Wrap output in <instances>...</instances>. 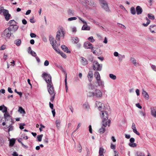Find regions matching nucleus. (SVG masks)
<instances>
[{"label":"nucleus","mask_w":156,"mask_h":156,"mask_svg":"<svg viewBox=\"0 0 156 156\" xmlns=\"http://www.w3.org/2000/svg\"><path fill=\"white\" fill-rule=\"evenodd\" d=\"M151 113L153 116L156 117V110L154 108L151 109Z\"/></svg>","instance_id":"28"},{"label":"nucleus","mask_w":156,"mask_h":156,"mask_svg":"<svg viewBox=\"0 0 156 156\" xmlns=\"http://www.w3.org/2000/svg\"><path fill=\"white\" fill-rule=\"evenodd\" d=\"M40 127L39 128L40 131L41 132L42 131V129L44 128H45V126L42 125V124H41L40 125Z\"/></svg>","instance_id":"59"},{"label":"nucleus","mask_w":156,"mask_h":156,"mask_svg":"<svg viewBox=\"0 0 156 156\" xmlns=\"http://www.w3.org/2000/svg\"><path fill=\"white\" fill-rule=\"evenodd\" d=\"M103 95L102 92L100 90L95 89L94 91V96L98 98H101Z\"/></svg>","instance_id":"8"},{"label":"nucleus","mask_w":156,"mask_h":156,"mask_svg":"<svg viewBox=\"0 0 156 156\" xmlns=\"http://www.w3.org/2000/svg\"><path fill=\"white\" fill-rule=\"evenodd\" d=\"M42 76L44 78L47 84L52 83L51 76L49 74L44 73L42 74Z\"/></svg>","instance_id":"5"},{"label":"nucleus","mask_w":156,"mask_h":156,"mask_svg":"<svg viewBox=\"0 0 156 156\" xmlns=\"http://www.w3.org/2000/svg\"><path fill=\"white\" fill-rule=\"evenodd\" d=\"M77 19L76 17H71L68 19V21H71L73 20H75Z\"/></svg>","instance_id":"47"},{"label":"nucleus","mask_w":156,"mask_h":156,"mask_svg":"<svg viewBox=\"0 0 156 156\" xmlns=\"http://www.w3.org/2000/svg\"><path fill=\"white\" fill-rule=\"evenodd\" d=\"M51 96V97L50 98V100L52 102L55 98V94H50Z\"/></svg>","instance_id":"54"},{"label":"nucleus","mask_w":156,"mask_h":156,"mask_svg":"<svg viewBox=\"0 0 156 156\" xmlns=\"http://www.w3.org/2000/svg\"><path fill=\"white\" fill-rule=\"evenodd\" d=\"M83 108L86 109L87 110H88L89 108V106L87 102H86L83 105Z\"/></svg>","instance_id":"30"},{"label":"nucleus","mask_w":156,"mask_h":156,"mask_svg":"<svg viewBox=\"0 0 156 156\" xmlns=\"http://www.w3.org/2000/svg\"><path fill=\"white\" fill-rule=\"evenodd\" d=\"M151 68L155 71L156 72V66L155 65H152L151 66Z\"/></svg>","instance_id":"55"},{"label":"nucleus","mask_w":156,"mask_h":156,"mask_svg":"<svg viewBox=\"0 0 156 156\" xmlns=\"http://www.w3.org/2000/svg\"><path fill=\"white\" fill-rule=\"evenodd\" d=\"M94 76L96 80L101 79L100 75L98 72L96 71L94 73Z\"/></svg>","instance_id":"20"},{"label":"nucleus","mask_w":156,"mask_h":156,"mask_svg":"<svg viewBox=\"0 0 156 156\" xmlns=\"http://www.w3.org/2000/svg\"><path fill=\"white\" fill-rule=\"evenodd\" d=\"M99 1L102 8L106 11H109V8L107 2L105 0H99Z\"/></svg>","instance_id":"6"},{"label":"nucleus","mask_w":156,"mask_h":156,"mask_svg":"<svg viewBox=\"0 0 156 156\" xmlns=\"http://www.w3.org/2000/svg\"><path fill=\"white\" fill-rule=\"evenodd\" d=\"M125 58V56L124 55H122L121 54H119L118 57L119 60V61H122Z\"/></svg>","instance_id":"36"},{"label":"nucleus","mask_w":156,"mask_h":156,"mask_svg":"<svg viewBox=\"0 0 156 156\" xmlns=\"http://www.w3.org/2000/svg\"><path fill=\"white\" fill-rule=\"evenodd\" d=\"M100 111V116L102 119V121L104 122V120H106L108 119V112L106 111L105 108H104L103 110Z\"/></svg>","instance_id":"4"},{"label":"nucleus","mask_w":156,"mask_h":156,"mask_svg":"<svg viewBox=\"0 0 156 156\" xmlns=\"http://www.w3.org/2000/svg\"><path fill=\"white\" fill-rule=\"evenodd\" d=\"M136 13L137 15L141 14L142 12V8L139 6H138L136 8Z\"/></svg>","instance_id":"21"},{"label":"nucleus","mask_w":156,"mask_h":156,"mask_svg":"<svg viewBox=\"0 0 156 156\" xmlns=\"http://www.w3.org/2000/svg\"><path fill=\"white\" fill-rule=\"evenodd\" d=\"M0 111L5 113L4 114V118L5 120L8 121L11 120L12 122V120L11 116L9 115L8 112H7V108L4 105H2L0 106Z\"/></svg>","instance_id":"1"},{"label":"nucleus","mask_w":156,"mask_h":156,"mask_svg":"<svg viewBox=\"0 0 156 156\" xmlns=\"http://www.w3.org/2000/svg\"><path fill=\"white\" fill-rule=\"evenodd\" d=\"M130 61L135 66L139 65L138 63L136 62V60L135 58H133L131 57L130 58Z\"/></svg>","instance_id":"23"},{"label":"nucleus","mask_w":156,"mask_h":156,"mask_svg":"<svg viewBox=\"0 0 156 156\" xmlns=\"http://www.w3.org/2000/svg\"><path fill=\"white\" fill-rule=\"evenodd\" d=\"M88 96L89 97H94V92H89L88 93Z\"/></svg>","instance_id":"41"},{"label":"nucleus","mask_w":156,"mask_h":156,"mask_svg":"<svg viewBox=\"0 0 156 156\" xmlns=\"http://www.w3.org/2000/svg\"><path fill=\"white\" fill-rule=\"evenodd\" d=\"M106 121V120H104V122L102 121V126L105 127H106L107 126H110V123L111 122L110 120V119H108V120L107 121Z\"/></svg>","instance_id":"19"},{"label":"nucleus","mask_w":156,"mask_h":156,"mask_svg":"<svg viewBox=\"0 0 156 156\" xmlns=\"http://www.w3.org/2000/svg\"><path fill=\"white\" fill-rule=\"evenodd\" d=\"M73 42L75 44H77L79 41V39L77 37H75L72 39Z\"/></svg>","instance_id":"37"},{"label":"nucleus","mask_w":156,"mask_h":156,"mask_svg":"<svg viewBox=\"0 0 156 156\" xmlns=\"http://www.w3.org/2000/svg\"><path fill=\"white\" fill-rule=\"evenodd\" d=\"M30 35L31 37L34 38L36 36V35L34 33H31L30 34Z\"/></svg>","instance_id":"60"},{"label":"nucleus","mask_w":156,"mask_h":156,"mask_svg":"<svg viewBox=\"0 0 156 156\" xmlns=\"http://www.w3.org/2000/svg\"><path fill=\"white\" fill-rule=\"evenodd\" d=\"M102 65L100 64L97 61H94L92 64V67L94 70L101 71L102 70Z\"/></svg>","instance_id":"3"},{"label":"nucleus","mask_w":156,"mask_h":156,"mask_svg":"<svg viewBox=\"0 0 156 156\" xmlns=\"http://www.w3.org/2000/svg\"><path fill=\"white\" fill-rule=\"evenodd\" d=\"M14 43L17 46H19L21 44V41L20 39H18L15 41Z\"/></svg>","instance_id":"33"},{"label":"nucleus","mask_w":156,"mask_h":156,"mask_svg":"<svg viewBox=\"0 0 156 156\" xmlns=\"http://www.w3.org/2000/svg\"><path fill=\"white\" fill-rule=\"evenodd\" d=\"M18 111L20 113L24 114L25 113V111L23 108L21 107H19Z\"/></svg>","instance_id":"35"},{"label":"nucleus","mask_w":156,"mask_h":156,"mask_svg":"<svg viewBox=\"0 0 156 156\" xmlns=\"http://www.w3.org/2000/svg\"><path fill=\"white\" fill-rule=\"evenodd\" d=\"M95 83L97 84L96 87H99L102 88H104L105 87L104 82L101 79L97 80L95 82Z\"/></svg>","instance_id":"9"},{"label":"nucleus","mask_w":156,"mask_h":156,"mask_svg":"<svg viewBox=\"0 0 156 156\" xmlns=\"http://www.w3.org/2000/svg\"><path fill=\"white\" fill-rule=\"evenodd\" d=\"M142 94L146 100H148L149 98V96L147 93L144 89H142Z\"/></svg>","instance_id":"18"},{"label":"nucleus","mask_w":156,"mask_h":156,"mask_svg":"<svg viewBox=\"0 0 156 156\" xmlns=\"http://www.w3.org/2000/svg\"><path fill=\"white\" fill-rule=\"evenodd\" d=\"M16 22L14 20H11L9 21V23H8V25L10 26L9 27H11L12 26L16 24Z\"/></svg>","instance_id":"26"},{"label":"nucleus","mask_w":156,"mask_h":156,"mask_svg":"<svg viewBox=\"0 0 156 156\" xmlns=\"http://www.w3.org/2000/svg\"><path fill=\"white\" fill-rule=\"evenodd\" d=\"M25 126V124L24 123H20V128L21 129H24L23 126Z\"/></svg>","instance_id":"48"},{"label":"nucleus","mask_w":156,"mask_h":156,"mask_svg":"<svg viewBox=\"0 0 156 156\" xmlns=\"http://www.w3.org/2000/svg\"><path fill=\"white\" fill-rule=\"evenodd\" d=\"M62 49L65 52L67 53H70V51H68V48L65 45H62L61 46Z\"/></svg>","instance_id":"29"},{"label":"nucleus","mask_w":156,"mask_h":156,"mask_svg":"<svg viewBox=\"0 0 156 156\" xmlns=\"http://www.w3.org/2000/svg\"><path fill=\"white\" fill-rule=\"evenodd\" d=\"M78 18L84 24H86L87 23V22L85 21L84 20L82 19L80 17H78Z\"/></svg>","instance_id":"58"},{"label":"nucleus","mask_w":156,"mask_h":156,"mask_svg":"<svg viewBox=\"0 0 156 156\" xmlns=\"http://www.w3.org/2000/svg\"><path fill=\"white\" fill-rule=\"evenodd\" d=\"M49 40L50 43L52 47L57 45L58 46L60 45V42H58V44L57 43L56 41L54 40V38L52 37H49Z\"/></svg>","instance_id":"11"},{"label":"nucleus","mask_w":156,"mask_h":156,"mask_svg":"<svg viewBox=\"0 0 156 156\" xmlns=\"http://www.w3.org/2000/svg\"><path fill=\"white\" fill-rule=\"evenodd\" d=\"M12 31L14 32H16L18 29L19 27L17 25L15 24L12 26Z\"/></svg>","instance_id":"31"},{"label":"nucleus","mask_w":156,"mask_h":156,"mask_svg":"<svg viewBox=\"0 0 156 156\" xmlns=\"http://www.w3.org/2000/svg\"><path fill=\"white\" fill-rule=\"evenodd\" d=\"M49 62L48 61L46 60L44 62V65L45 66H47L49 65Z\"/></svg>","instance_id":"53"},{"label":"nucleus","mask_w":156,"mask_h":156,"mask_svg":"<svg viewBox=\"0 0 156 156\" xmlns=\"http://www.w3.org/2000/svg\"><path fill=\"white\" fill-rule=\"evenodd\" d=\"M88 39L91 42H93L95 40L93 38V37L92 36H91L89 37Z\"/></svg>","instance_id":"46"},{"label":"nucleus","mask_w":156,"mask_h":156,"mask_svg":"<svg viewBox=\"0 0 156 156\" xmlns=\"http://www.w3.org/2000/svg\"><path fill=\"white\" fill-rule=\"evenodd\" d=\"M133 132L136 133V134L138 135H140V134L137 131L136 128L133 129Z\"/></svg>","instance_id":"49"},{"label":"nucleus","mask_w":156,"mask_h":156,"mask_svg":"<svg viewBox=\"0 0 156 156\" xmlns=\"http://www.w3.org/2000/svg\"><path fill=\"white\" fill-rule=\"evenodd\" d=\"M105 127L102 126L101 128H100L99 130V133H103L105 130Z\"/></svg>","instance_id":"39"},{"label":"nucleus","mask_w":156,"mask_h":156,"mask_svg":"<svg viewBox=\"0 0 156 156\" xmlns=\"http://www.w3.org/2000/svg\"><path fill=\"white\" fill-rule=\"evenodd\" d=\"M119 7L121 9L125 10L126 12H127V11L126 10L125 8L122 5H119Z\"/></svg>","instance_id":"52"},{"label":"nucleus","mask_w":156,"mask_h":156,"mask_svg":"<svg viewBox=\"0 0 156 156\" xmlns=\"http://www.w3.org/2000/svg\"><path fill=\"white\" fill-rule=\"evenodd\" d=\"M7 10L4 9L3 7H1L0 8V14H3L4 15L5 14H6Z\"/></svg>","instance_id":"27"},{"label":"nucleus","mask_w":156,"mask_h":156,"mask_svg":"<svg viewBox=\"0 0 156 156\" xmlns=\"http://www.w3.org/2000/svg\"><path fill=\"white\" fill-rule=\"evenodd\" d=\"M12 155L13 156H18V154L16 152H14Z\"/></svg>","instance_id":"64"},{"label":"nucleus","mask_w":156,"mask_h":156,"mask_svg":"<svg viewBox=\"0 0 156 156\" xmlns=\"http://www.w3.org/2000/svg\"><path fill=\"white\" fill-rule=\"evenodd\" d=\"M148 17L151 20H154V16L151 14H148Z\"/></svg>","instance_id":"45"},{"label":"nucleus","mask_w":156,"mask_h":156,"mask_svg":"<svg viewBox=\"0 0 156 156\" xmlns=\"http://www.w3.org/2000/svg\"><path fill=\"white\" fill-rule=\"evenodd\" d=\"M81 62L82 65L84 66L87 65L88 64V61L87 60L83 57L81 58Z\"/></svg>","instance_id":"24"},{"label":"nucleus","mask_w":156,"mask_h":156,"mask_svg":"<svg viewBox=\"0 0 156 156\" xmlns=\"http://www.w3.org/2000/svg\"><path fill=\"white\" fill-rule=\"evenodd\" d=\"M81 29L82 30H90V27L86 23L83 25Z\"/></svg>","instance_id":"25"},{"label":"nucleus","mask_w":156,"mask_h":156,"mask_svg":"<svg viewBox=\"0 0 156 156\" xmlns=\"http://www.w3.org/2000/svg\"><path fill=\"white\" fill-rule=\"evenodd\" d=\"M68 14L69 15H73L74 14V11L71 9H69L68 11Z\"/></svg>","instance_id":"51"},{"label":"nucleus","mask_w":156,"mask_h":156,"mask_svg":"<svg viewBox=\"0 0 156 156\" xmlns=\"http://www.w3.org/2000/svg\"><path fill=\"white\" fill-rule=\"evenodd\" d=\"M149 30L152 33H156V25L153 24L150 25L149 27Z\"/></svg>","instance_id":"14"},{"label":"nucleus","mask_w":156,"mask_h":156,"mask_svg":"<svg viewBox=\"0 0 156 156\" xmlns=\"http://www.w3.org/2000/svg\"><path fill=\"white\" fill-rule=\"evenodd\" d=\"M109 77L113 80H115L116 79V76L113 74H109Z\"/></svg>","instance_id":"34"},{"label":"nucleus","mask_w":156,"mask_h":156,"mask_svg":"<svg viewBox=\"0 0 156 156\" xmlns=\"http://www.w3.org/2000/svg\"><path fill=\"white\" fill-rule=\"evenodd\" d=\"M62 71L63 72H64L65 74H66L65 79V88L66 90V92H67L68 90V87L67 86V74L66 73V71L63 69L62 68Z\"/></svg>","instance_id":"17"},{"label":"nucleus","mask_w":156,"mask_h":156,"mask_svg":"<svg viewBox=\"0 0 156 156\" xmlns=\"http://www.w3.org/2000/svg\"><path fill=\"white\" fill-rule=\"evenodd\" d=\"M22 23L23 24H24V25H25V24H27V21L25 19H23L22 20Z\"/></svg>","instance_id":"63"},{"label":"nucleus","mask_w":156,"mask_h":156,"mask_svg":"<svg viewBox=\"0 0 156 156\" xmlns=\"http://www.w3.org/2000/svg\"><path fill=\"white\" fill-rule=\"evenodd\" d=\"M48 91L50 94H55L52 83L47 84Z\"/></svg>","instance_id":"7"},{"label":"nucleus","mask_w":156,"mask_h":156,"mask_svg":"<svg viewBox=\"0 0 156 156\" xmlns=\"http://www.w3.org/2000/svg\"><path fill=\"white\" fill-rule=\"evenodd\" d=\"M78 151L79 153H81L82 151V147L80 145V144L79 143V146L77 147Z\"/></svg>","instance_id":"42"},{"label":"nucleus","mask_w":156,"mask_h":156,"mask_svg":"<svg viewBox=\"0 0 156 156\" xmlns=\"http://www.w3.org/2000/svg\"><path fill=\"white\" fill-rule=\"evenodd\" d=\"M104 104L101 102L98 101L96 102L95 107L98 108L99 110L101 111L103 110V108H103Z\"/></svg>","instance_id":"10"},{"label":"nucleus","mask_w":156,"mask_h":156,"mask_svg":"<svg viewBox=\"0 0 156 156\" xmlns=\"http://www.w3.org/2000/svg\"><path fill=\"white\" fill-rule=\"evenodd\" d=\"M110 148L114 150L115 148V146L112 143L111 144Z\"/></svg>","instance_id":"57"},{"label":"nucleus","mask_w":156,"mask_h":156,"mask_svg":"<svg viewBox=\"0 0 156 156\" xmlns=\"http://www.w3.org/2000/svg\"><path fill=\"white\" fill-rule=\"evenodd\" d=\"M61 33H62V35H64V32L62 30L58 31L57 32V34L56 36V40H58L59 41L60 40V36H62V35L61 34Z\"/></svg>","instance_id":"15"},{"label":"nucleus","mask_w":156,"mask_h":156,"mask_svg":"<svg viewBox=\"0 0 156 156\" xmlns=\"http://www.w3.org/2000/svg\"><path fill=\"white\" fill-rule=\"evenodd\" d=\"M83 47L86 49H90L93 50L92 44L90 42H85L84 44Z\"/></svg>","instance_id":"13"},{"label":"nucleus","mask_w":156,"mask_h":156,"mask_svg":"<svg viewBox=\"0 0 156 156\" xmlns=\"http://www.w3.org/2000/svg\"><path fill=\"white\" fill-rule=\"evenodd\" d=\"M56 124L57 126L58 127V126L60 125V121L58 120H56Z\"/></svg>","instance_id":"62"},{"label":"nucleus","mask_w":156,"mask_h":156,"mask_svg":"<svg viewBox=\"0 0 156 156\" xmlns=\"http://www.w3.org/2000/svg\"><path fill=\"white\" fill-rule=\"evenodd\" d=\"M130 143L129 144V146L131 147H136V144L134 142L135 141V139L133 138H131L129 140Z\"/></svg>","instance_id":"12"},{"label":"nucleus","mask_w":156,"mask_h":156,"mask_svg":"<svg viewBox=\"0 0 156 156\" xmlns=\"http://www.w3.org/2000/svg\"><path fill=\"white\" fill-rule=\"evenodd\" d=\"M30 53L33 56L35 57L36 56V53L33 51H31Z\"/></svg>","instance_id":"56"},{"label":"nucleus","mask_w":156,"mask_h":156,"mask_svg":"<svg viewBox=\"0 0 156 156\" xmlns=\"http://www.w3.org/2000/svg\"><path fill=\"white\" fill-rule=\"evenodd\" d=\"M6 14H5L4 16L5 17V20L6 21H8L10 19L11 17V15L9 13L8 10H7V12L6 13Z\"/></svg>","instance_id":"22"},{"label":"nucleus","mask_w":156,"mask_h":156,"mask_svg":"<svg viewBox=\"0 0 156 156\" xmlns=\"http://www.w3.org/2000/svg\"><path fill=\"white\" fill-rule=\"evenodd\" d=\"M104 149L100 147L99 150V155L100 156H104L103 154V152Z\"/></svg>","instance_id":"32"},{"label":"nucleus","mask_w":156,"mask_h":156,"mask_svg":"<svg viewBox=\"0 0 156 156\" xmlns=\"http://www.w3.org/2000/svg\"><path fill=\"white\" fill-rule=\"evenodd\" d=\"M72 31L73 32H76V28L75 27H74L72 28Z\"/></svg>","instance_id":"61"},{"label":"nucleus","mask_w":156,"mask_h":156,"mask_svg":"<svg viewBox=\"0 0 156 156\" xmlns=\"http://www.w3.org/2000/svg\"><path fill=\"white\" fill-rule=\"evenodd\" d=\"M130 12L133 15L135 14L136 12L135 8L134 7H132L131 8Z\"/></svg>","instance_id":"40"},{"label":"nucleus","mask_w":156,"mask_h":156,"mask_svg":"<svg viewBox=\"0 0 156 156\" xmlns=\"http://www.w3.org/2000/svg\"><path fill=\"white\" fill-rule=\"evenodd\" d=\"M87 77L89 81L90 82L93 78V74L92 71H89L87 75Z\"/></svg>","instance_id":"16"},{"label":"nucleus","mask_w":156,"mask_h":156,"mask_svg":"<svg viewBox=\"0 0 156 156\" xmlns=\"http://www.w3.org/2000/svg\"><path fill=\"white\" fill-rule=\"evenodd\" d=\"M43 136V134H41L39 135H38L37 136V138L38 139V141H41L42 138Z\"/></svg>","instance_id":"43"},{"label":"nucleus","mask_w":156,"mask_h":156,"mask_svg":"<svg viewBox=\"0 0 156 156\" xmlns=\"http://www.w3.org/2000/svg\"><path fill=\"white\" fill-rule=\"evenodd\" d=\"M12 28L9 27L6 29L3 32L2 36L5 38H9L11 35Z\"/></svg>","instance_id":"2"},{"label":"nucleus","mask_w":156,"mask_h":156,"mask_svg":"<svg viewBox=\"0 0 156 156\" xmlns=\"http://www.w3.org/2000/svg\"><path fill=\"white\" fill-rule=\"evenodd\" d=\"M59 54H60L61 55V56L63 58H66V55L62 52L61 51V52Z\"/></svg>","instance_id":"50"},{"label":"nucleus","mask_w":156,"mask_h":156,"mask_svg":"<svg viewBox=\"0 0 156 156\" xmlns=\"http://www.w3.org/2000/svg\"><path fill=\"white\" fill-rule=\"evenodd\" d=\"M58 46L57 45H55L53 47V49L56 51L59 54L60 52H61V51H60V50L59 49H58L57 48H58Z\"/></svg>","instance_id":"38"},{"label":"nucleus","mask_w":156,"mask_h":156,"mask_svg":"<svg viewBox=\"0 0 156 156\" xmlns=\"http://www.w3.org/2000/svg\"><path fill=\"white\" fill-rule=\"evenodd\" d=\"M15 143V140L14 139L10 140L9 142L10 146L11 147Z\"/></svg>","instance_id":"44"}]
</instances>
